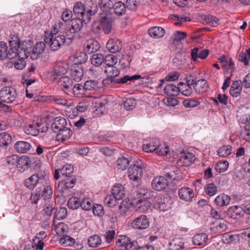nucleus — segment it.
I'll use <instances>...</instances> for the list:
<instances>
[{
    "label": "nucleus",
    "mask_w": 250,
    "mask_h": 250,
    "mask_svg": "<svg viewBox=\"0 0 250 250\" xmlns=\"http://www.w3.org/2000/svg\"><path fill=\"white\" fill-rule=\"evenodd\" d=\"M116 243L117 246L124 247L126 250H154L151 245L144 244L140 240L131 241L126 237L118 239Z\"/></svg>",
    "instance_id": "obj_2"
},
{
    "label": "nucleus",
    "mask_w": 250,
    "mask_h": 250,
    "mask_svg": "<svg viewBox=\"0 0 250 250\" xmlns=\"http://www.w3.org/2000/svg\"><path fill=\"white\" fill-rule=\"evenodd\" d=\"M170 205L171 201L166 199V200L164 199L159 203L158 208L160 211L165 212L167 211L171 208Z\"/></svg>",
    "instance_id": "obj_59"
},
{
    "label": "nucleus",
    "mask_w": 250,
    "mask_h": 250,
    "mask_svg": "<svg viewBox=\"0 0 250 250\" xmlns=\"http://www.w3.org/2000/svg\"><path fill=\"white\" fill-rule=\"evenodd\" d=\"M30 45L29 44H23L21 46V50L19 52H16V58H18L14 62V66L17 69L21 70L25 66L26 62L24 61L25 59H27L29 56L28 55V49L30 50Z\"/></svg>",
    "instance_id": "obj_6"
},
{
    "label": "nucleus",
    "mask_w": 250,
    "mask_h": 250,
    "mask_svg": "<svg viewBox=\"0 0 250 250\" xmlns=\"http://www.w3.org/2000/svg\"><path fill=\"white\" fill-rule=\"evenodd\" d=\"M241 84L242 83L241 80H237L232 83L229 91L232 96L236 97L239 95L242 89Z\"/></svg>",
    "instance_id": "obj_32"
},
{
    "label": "nucleus",
    "mask_w": 250,
    "mask_h": 250,
    "mask_svg": "<svg viewBox=\"0 0 250 250\" xmlns=\"http://www.w3.org/2000/svg\"><path fill=\"white\" fill-rule=\"evenodd\" d=\"M140 3V0H126V6L127 9L135 11L138 8Z\"/></svg>",
    "instance_id": "obj_63"
},
{
    "label": "nucleus",
    "mask_w": 250,
    "mask_h": 250,
    "mask_svg": "<svg viewBox=\"0 0 250 250\" xmlns=\"http://www.w3.org/2000/svg\"><path fill=\"white\" fill-rule=\"evenodd\" d=\"M165 93L168 96L174 97L179 94V89L178 84L177 86L174 84H167L164 88Z\"/></svg>",
    "instance_id": "obj_36"
},
{
    "label": "nucleus",
    "mask_w": 250,
    "mask_h": 250,
    "mask_svg": "<svg viewBox=\"0 0 250 250\" xmlns=\"http://www.w3.org/2000/svg\"><path fill=\"white\" fill-rule=\"evenodd\" d=\"M72 92L77 97H88V94L86 93L83 85L80 83L74 85L72 88Z\"/></svg>",
    "instance_id": "obj_35"
},
{
    "label": "nucleus",
    "mask_w": 250,
    "mask_h": 250,
    "mask_svg": "<svg viewBox=\"0 0 250 250\" xmlns=\"http://www.w3.org/2000/svg\"><path fill=\"white\" fill-rule=\"evenodd\" d=\"M165 177L169 180H177L179 174V170L176 167L170 166L164 169Z\"/></svg>",
    "instance_id": "obj_22"
},
{
    "label": "nucleus",
    "mask_w": 250,
    "mask_h": 250,
    "mask_svg": "<svg viewBox=\"0 0 250 250\" xmlns=\"http://www.w3.org/2000/svg\"><path fill=\"white\" fill-rule=\"evenodd\" d=\"M31 141L29 138L25 141H18L15 143L14 148L19 153H27L31 148Z\"/></svg>",
    "instance_id": "obj_16"
},
{
    "label": "nucleus",
    "mask_w": 250,
    "mask_h": 250,
    "mask_svg": "<svg viewBox=\"0 0 250 250\" xmlns=\"http://www.w3.org/2000/svg\"><path fill=\"white\" fill-rule=\"evenodd\" d=\"M67 215V209L66 208L60 207L57 209L54 215L53 223L55 224V220H62L64 219Z\"/></svg>",
    "instance_id": "obj_44"
},
{
    "label": "nucleus",
    "mask_w": 250,
    "mask_h": 250,
    "mask_svg": "<svg viewBox=\"0 0 250 250\" xmlns=\"http://www.w3.org/2000/svg\"><path fill=\"white\" fill-rule=\"evenodd\" d=\"M38 124L36 125L34 124H30L27 126L25 128V132L26 134L32 135L33 136L38 135L39 133V130L37 127H39Z\"/></svg>",
    "instance_id": "obj_57"
},
{
    "label": "nucleus",
    "mask_w": 250,
    "mask_h": 250,
    "mask_svg": "<svg viewBox=\"0 0 250 250\" xmlns=\"http://www.w3.org/2000/svg\"><path fill=\"white\" fill-rule=\"evenodd\" d=\"M178 194L181 199L186 201H190L194 196L192 189L189 188H182L179 190Z\"/></svg>",
    "instance_id": "obj_23"
},
{
    "label": "nucleus",
    "mask_w": 250,
    "mask_h": 250,
    "mask_svg": "<svg viewBox=\"0 0 250 250\" xmlns=\"http://www.w3.org/2000/svg\"><path fill=\"white\" fill-rule=\"evenodd\" d=\"M112 8L114 9L115 13L117 15H123L125 14L127 9L126 5L121 1L113 3Z\"/></svg>",
    "instance_id": "obj_40"
},
{
    "label": "nucleus",
    "mask_w": 250,
    "mask_h": 250,
    "mask_svg": "<svg viewBox=\"0 0 250 250\" xmlns=\"http://www.w3.org/2000/svg\"><path fill=\"white\" fill-rule=\"evenodd\" d=\"M226 229L227 226L224 220L216 221L213 223V226L211 228L212 231L216 233L222 232L225 231Z\"/></svg>",
    "instance_id": "obj_42"
},
{
    "label": "nucleus",
    "mask_w": 250,
    "mask_h": 250,
    "mask_svg": "<svg viewBox=\"0 0 250 250\" xmlns=\"http://www.w3.org/2000/svg\"><path fill=\"white\" fill-rule=\"evenodd\" d=\"M244 214L243 208L237 206L230 207L228 211V216L233 219H238L240 218Z\"/></svg>",
    "instance_id": "obj_20"
},
{
    "label": "nucleus",
    "mask_w": 250,
    "mask_h": 250,
    "mask_svg": "<svg viewBox=\"0 0 250 250\" xmlns=\"http://www.w3.org/2000/svg\"><path fill=\"white\" fill-rule=\"evenodd\" d=\"M131 161L130 157H126L122 156L119 158L116 162L117 166L118 169L124 170L128 167Z\"/></svg>",
    "instance_id": "obj_37"
},
{
    "label": "nucleus",
    "mask_w": 250,
    "mask_h": 250,
    "mask_svg": "<svg viewBox=\"0 0 250 250\" xmlns=\"http://www.w3.org/2000/svg\"><path fill=\"white\" fill-rule=\"evenodd\" d=\"M113 2L111 0H99L98 6L103 13H105L107 16L108 13L112 8Z\"/></svg>",
    "instance_id": "obj_27"
},
{
    "label": "nucleus",
    "mask_w": 250,
    "mask_h": 250,
    "mask_svg": "<svg viewBox=\"0 0 250 250\" xmlns=\"http://www.w3.org/2000/svg\"><path fill=\"white\" fill-rule=\"evenodd\" d=\"M84 88L86 93L88 94V97H90L91 94V91H95L98 88V82L97 81H87L83 84Z\"/></svg>",
    "instance_id": "obj_30"
},
{
    "label": "nucleus",
    "mask_w": 250,
    "mask_h": 250,
    "mask_svg": "<svg viewBox=\"0 0 250 250\" xmlns=\"http://www.w3.org/2000/svg\"><path fill=\"white\" fill-rule=\"evenodd\" d=\"M44 41L47 45H49L52 51H55L59 50L65 42L64 35H59L45 36Z\"/></svg>",
    "instance_id": "obj_5"
},
{
    "label": "nucleus",
    "mask_w": 250,
    "mask_h": 250,
    "mask_svg": "<svg viewBox=\"0 0 250 250\" xmlns=\"http://www.w3.org/2000/svg\"><path fill=\"white\" fill-rule=\"evenodd\" d=\"M106 48L112 53L119 52L122 48V42L117 39H110L106 43Z\"/></svg>",
    "instance_id": "obj_18"
},
{
    "label": "nucleus",
    "mask_w": 250,
    "mask_h": 250,
    "mask_svg": "<svg viewBox=\"0 0 250 250\" xmlns=\"http://www.w3.org/2000/svg\"><path fill=\"white\" fill-rule=\"evenodd\" d=\"M239 120L242 124H246L244 126L246 130L250 131V115H243L240 117Z\"/></svg>",
    "instance_id": "obj_64"
},
{
    "label": "nucleus",
    "mask_w": 250,
    "mask_h": 250,
    "mask_svg": "<svg viewBox=\"0 0 250 250\" xmlns=\"http://www.w3.org/2000/svg\"><path fill=\"white\" fill-rule=\"evenodd\" d=\"M58 84L61 88L68 90L72 89L73 84L72 80L69 77L62 76L59 79Z\"/></svg>",
    "instance_id": "obj_26"
},
{
    "label": "nucleus",
    "mask_w": 250,
    "mask_h": 250,
    "mask_svg": "<svg viewBox=\"0 0 250 250\" xmlns=\"http://www.w3.org/2000/svg\"><path fill=\"white\" fill-rule=\"evenodd\" d=\"M84 21L79 18H74L71 20L70 27L71 30L76 33L79 32L83 26Z\"/></svg>",
    "instance_id": "obj_39"
},
{
    "label": "nucleus",
    "mask_w": 250,
    "mask_h": 250,
    "mask_svg": "<svg viewBox=\"0 0 250 250\" xmlns=\"http://www.w3.org/2000/svg\"><path fill=\"white\" fill-rule=\"evenodd\" d=\"M208 237L204 233L197 234L192 238L193 244L196 246H204L207 242Z\"/></svg>",
    "instance_id": "obj_28"
},
{
    "label": "nucleus",
    "mask_w": 250,
    "mask_h": 250,
    "mask_svg": "<svg viewBox=\"0 0 250 250\" xmlns=\"http://www.w3.org/2000/svg\"><path fill=\"white\" fill-rule=\"evenodd\" d=\"M102 239L101 237L98 235H93L90 236L88 241V244L92 248H97L101 245Z\"/></svg>",
    "instance_id": "obj_47"
},
{
    "label": "nucleus",
    "mask_w": 250,
    "mask_h": 250,
    "mask_svg": "<svg viewBox=\"0 0 250 250\" xmlns=\"http://www.w3.org/2000/svg\"><path fill=\"white\" fill-rule=\"evenodd\" d=\"M81 199L76 197H72L70 198L67 202V205L69 208L72 209H76L80 207H81Z\"/></svg>",
    "instance_id": "obj_49"
},
{
    "label": "nucleus",
    "mask_w": 250,
    "mask_h": 250,
    "mask_svg": "<svg viewBox=\"0 0 250 250\" xmlns=\"http://www.w3.org/2000/svg\"><path fill=\"white\" fill-rule=\"evenodd\" d=\"M195 155L190 152H183L177 160V165L180 167H188L190 166L195 160Z\"/></svg>",
    "instance_id": "obj_13"
},
{
    "label": "nucleus",
    "mask_w": 250,
    "mask_h": 250,
    "mask_svg": "<svg viewBox=\"0 0 250 250\" xmlns=\"http://www.w3.org/2000/svg\"><path fill=\"white\" fill-rule=\"evenodd\" d=\"M66 72L67 69L64 66L58 65L55 67L53 74H51V76H52L53 80H56L57 76L63 75Z\"/></svg>",
    "instance_id": "obj_55"
},
{
    "label": "nucleus",
    "mask_w": 250,
    "mask_h": 250,
    "mask_svg": "<svg viewBox=\"0 0 250 250\" xmlns=\"http://www.w3.org/2000/svg\"><path fill=\"white\" fill-rule=\"evenodd\" d=\"M10 48L14 52H19L21 50L22 43H21L18 35L15 33L11 34L9 39Z\"/></svg>",
    "instance_id": "obj_17"
},
{
    "label": "nucleus",
    "mask_w": 250,
    "mask_h": 250,
    "mask_svg": "<svg viewBox=\"0 0 250 250\" xmlns=\"http://www.w3.org/2000/svg\"><path fill=\"white\" fill-rule=\"evenodd\" d=\"M104 62V55L101 53L93 54L91 58V62L95 66H100Z\"/></svg>",
    "instance_id": "obj_41"
},
{
    "label": "nucleus",
    "mask_w": 250,
    "mask_h": 250,
    "mask_svg": "<svg viewBox=\"0 0 250 250\" xmlns=\"http://www.w3.org/2000/svg\"><path fill=\"white\" fill-rule=\"evenodd\" d=\"M83 76V68L79 65H74L71 69V76L76 82H80Z\"/></svg>",
    "instance_id": "obj_24"
},
{
    "label": "nucleus",
    "mask_w": 250,
    "mask_h": 250,
    "mask_svg": "<svg viewBox=\"0 0 250 250\" xmlns=\"http://www.w3.org/2000/svg\"><path fill=\"white\" fill-rule=\"evenodd\" d=\"M157 146L155 143L152 141L149 143L144 144L143 146V149L146 152H153L155 153V149H156Z\"/></svg>",
    "instance_id": "obj_60"
},
{
    "label": "nucleus",
    "mask_w": 250,
    "mask_h": 250,
    "mask_svg": "<svg viewBox=\"0 0 250 250\" xmlns=\"http://www.w3.org/2000/svg\"><path fill=\"white\" fill-rule=\"evenodd\" d=\"M84 50L89 54L95 53L99 48L100 45L97 41H90L85 43Z\"/></svg>",
    "instance_id": "obj_33"
},
{
    "label": "nucleus",
    "mask_w": 250,
    "mask_h": 250,
    "mask_svg": "<svg viewBox=\"0 0 250 250\" xmlns=\"http://www.w3.org/2000/svg\"><path fill=\"white\" fill-rule=\"evenodd\" d=\"M114 198L119 200L122 199L125 195L124 188L121 184L115 185L112 190V194Z\"/></svg>",
    "instance_id": "obj_34"
},
{
    "label": "nucleus",
    "mask_w": 250,
    "mask_h": 250,
    "mask_svg": "<svg viewBox=\"0 0 250 250\" xmlns=\"http://www.w3.org/2000/svg\"><path fill=\"white\" fill-rule=\"evenodd\" d=\"M104 62L107 66H113L117 63V58L113 55H108L104 57Z\"/></svg>",
    "instance_id": "obj_61"
},
{
    "label": "nucleus",
    "mask_w": 250,
    "mask_h": 250,
    "mask_svg": "<svg viewBox=\"0 0 250 250\" xmlns=\"http://www.w3.org/2000/svg\"><path fill=\"white\" fill-rule=\"evenodd\" d=\"M205 193L209 196L214 195L217 192V188L214 183L207 184L205 187Z\"/></svg>",
    "instance_id": "obj_53"
},
{
    "label": "nucleus",
    "mask_w": 250,
    "mask_h": 250,
    "mask_svg": "<svg viewBox=\"0 0 250 250\" xmlns=\"http://www.w3.org/2000/svg\"><path fill=\"white\" fill-rule=\"evenodd\" d=\"M151 203L147 200H139L136 203L138 209L142 212H146L151 207Z\"/></svg>",
    "instance_id": "obj_43"
},
{
    "label": "nucleus",
    "mask_w": 250,
    "mask_h": 250,
    "mask_svg": "<svg viewBox=\"0 0 250 250\" xmlns=\"http://www.w3.org/2000/svg\"><path fill=\"white\" fill-rule=\"evenodd\" d=\"M11 136L6 132L0 133V146H7L11 143Z\"/></svg>",
    "instance_id": "obj_54"
},
{
    "label": "nucleus",
    "mask_w": 250,
    "mask_h": 250,
    "mask_svg": "<svg viewBox=\"0 0 250 250\" xmlns=\"http://www.w3.org/2000/svg\"><path fill=\"white\" fill-rule=\"evenodd\" d=\"M17 92L14 88L6 86L0 91V99L3 102L11 103L15 101L17 98Z\"/></svg>",
    "instance_id": "obj_8"
},
{
    "label": "nucleus",
    "mask_w": 250,
    "mask_h": 250,
    "mask_svg": "<svg viewBox=\"0 0 250 250\" xmlns=\"http://www.w3.org/2000/svg\"><path fill=\"white\" fill-rule=\"evenodd\" d=\"M168 185V181L163 176L155 177L152 181L151 186L154 190L161 191L166 189Z\"/></svg>",
    "instance_id": "obj_11"
},
{
    "label": "nucleus",
    "mask_w": 250,
    "mask_h": 250,
    "mask_svg": "<svg viewBox=\"0 0 250 250\" xmlns=\"http://www.w3.org/2000/svg\"><path fill=\"white\" fill-rule=\"evenodd\" d=\"M208 49L195 47L191 51V59L193 62H196L198 58L205 59L208 56Z\"/></svg>",
    "instance_id": "obj_19"
},
{
    "label": "nucleus",
    "mask_w": 250,
    "mask_h": 250,
    "mask_svg": "<svg viewBox=\"0 0 250 250\" xmlns=\"http://www.w3.org/2000/svg\"><path fill=\"white\" fill-rule=\"evenodd\" d=\"M150 37L154 38H160L165 34L164 28L159 26H154L150 28L148 31Z\"/></svg>",
    "instance_id": "obj_29"
},
{
    "label": "nucleus",
    "mask_w": 250,
    "mask_h": 250,
    "mask_svg": "<svg viewBox=\"0 0 250 250\" xmlns=\"http://www.w3.org/2000/svg\"><path fill=\"white\" fill-rule=\"evenodd\" d=\"M100 25L105 34L111 31L112 23L110 19L105 13H101L99 16Z\"/></svg>",
    "instance_id": "obj_15"
},
{
    "label": "nucleus",
    "mask_w": 250,
    "mask_h": 250,
    "mask_svg": "<svg viewBox=\"0 0 250 250\" xmlns=\"http://www.w3.org/2000/svg\"><path fill=\"white\" fill-rule=\"evenodd\" d=\"M27 43L30 45V49H28V55H30L32 56L31 58L32 59H36L39 55L43 53L46 47V43L44 42H39L34 45V42L31 40H27L22 42V45L23 44Z\"/></svg>",
    "instance_id": "obj_7"
},
{
    "label": "nucleus",
    "mask_w": 250,
    "mask_h": 250,
    "mask_svg": "<svg viewBox=\"0 0 250 250\" xmlns=\"http://www.w3.org/2000/svg\"><path fill=\"white\" fill-rule=\"evenodd\" d=\"M169 151L168 146L165 144H161L157 146L155 153L160 156H163L165 158L169 154Z\"/></svg>",
    "instance_id": "obj_48"
},
{
    "label": "nucleus",
    "mask_w": 250,
    "mask_h": 250,
    "mask_svg": "<svg viewBox=\"0 0 250 250\" xmlns=\"http://www.w3.org/2000/svg\"><path fill=\"white\" fill-rule=\"evenodd\" d=\"M140 78H141V75H135L132 76L125 75L123 78L116 79L115 83L124 84L126 83L129 81H131L135 80H138Z\"/></svg>",
    "instance_id": "obj_52"
},
{
    "label": "nucleus",
    "mask_w": 250,
    "mask_h": 250,
    "mask_svg": "<svg viewBox=\"0 0 250 250\" xmlns=\"http://www.w3.org/2000/svg\"><path fill=\"white\" fill-rule=\"evenodd\" d=\"M97 4L91 0H87L85 4L78 1L73 6L75 18H79L84 21V24L88 23L91 20V16L94 15L98 11Z\"/></svg>",
    "instance_id": "obj_1"
},
{
    "label": "nucleus",
    "mask_w": 250,
    "mask_h": 250,
    "mask_svg": "<svg viewBox=\"0 0 250 250\" xmlns=\"http://www.w3.org/2000/svg\"><path fill=\"white\" fill-rule=\"evenodd\" d=\"M208 87L207 82L204 79L197 80L193 86L195 92L198 94L205 93L207 91Z\"/></svg>",
    "instance_id": "obj_25"
},
{
    "label": "nucleus",
    "mask_w": 250,
    "mask_h": 250,
    "mask_svg": "<svg viewBox=\"0 0 250 250\" xmlns=\"http://www.w3.org/2000/svg\"><path fill=\"white\" fill-rule=\"evenodd\" d=\"M146 165L144 163L130 165L128 169V176L133 181L139 183L141 181L143 174V169L146 168Z\"/></svg>",
    "instance_id": "obj_4"
},
{
    "label": "nucleus",
    "mask_w": 250,
    "mask_h": 250,
    "mask_svg": "<svg viewBox=\"0 0 250 250\" xmlns=\"http://www.w3.org/2000/svg\"><path fill=\"white\" fill-rule=\"evenodd\" d=\"M16 54L14 51L10 48L8 50V47L5 42H0V60H3L5 59L9 60L16 58Z\"/></svg>",
    "instance_id": "obj_14"
},
{
    "label": "nucleus",
    "mask_w": 250,
    "mask_h": 250,
    "mask_svg": "<svg viewBox=\"0 0 250 250\" xmlns=\"http://www.w3.org/2000/svg\"><path fill=\"white\" fill-rule=\"evenodd\" d=\"M123 102L124 108L126 110H131L137 105V101L132 98H126Z\"/></svg>",
    "instance_id": "obj_50"
},
{
    "label": "nucleus",
    "mask_w": 250,
    "mask_h": 250,
    "mask_svg": "<svg viewBox=\"0 0 250 250\" xmlns=\"http://www.w3.org/2000/svg\"><path fill=\"white\" fill-rule=\"evenodd\" d=\"M198 19L201 23L205 25L216 27L219 24V19L211 15L200 14L198 15Z\"/></svg>",
    "instance_id": "obj_10"
},
{
    "label": "nucleus",
    "mask_w": 250,
    "mask_h": 250,
    "mask_svg": "<svg viewBox=\"0 0 250 250\" xmlns=\"http://www.w3.org/2000/svg\"><path fill=\"white\" fill-rule=\"evenodd\" d=\"M66 125L67 122L64 118L57 117L54 119L51 127L55 132L57 133L61 129L64 128Z\"/></svg>",
    "instance_id": "obj_21"
},
{
    "label": "nucleus",
    "mask_w": 250,
    "mask_h": 250,
    "mask_svg": "<svg viewBox=\"0 0 250 250\" xmlns=\"http://www.w3.org/2000/svg\"><path fill=\"white\" fill-rule=\"evenodd\" d=\"M57 133H58L57 137L58 139L62 141H65L68 140L71 136L72 133L71 129L66 126Z\"/></svg>",
    "instance_id": "obj_38"
},
{
    "label": "nucleus",
    "mask_w": 250,
    "mask_h": 250,
    "mask_svg": "<svg viewBox=\"0 0 250 250\" xmlns=\"http://www.w3.org/2000/svg\"><path fill=\"white\" fill-rule=\"evenodd\" d=\"M131 225L134 229L138 230L146 229L150 225L149 218L146 215H141L133 220Z\"/></svg>",
    "instance_id": "obj_9"
},
{
    "label": "nucleus",
    "mask_w": 250,
    "mask_h": 250,
    "mask_svg": "<svg viewBox=\"0 0 250 250\" xmlns=\"http://www.w3.org/2000/svg\"><path fill=\"white\" fill-rule=\"evenodd\" d=\"M229 163L225 161L223 162H219L215 164L214 169L218 172L222 173L225 172L228 168Z\"/></svg>",
    "instance_id": "obj_62"
},
{
    "label": "nucleus",
    "mask_w": 250,
    "mask_h": 250,
    "mask_svg": "<svg viewBox=\"0 0 250 250\" xmlns=\"http://www.w3.org/2000/svg\"><path fill=\"white\" fill-rule=\"evenodd\" d=\"M76 183V180L73 176L65 177L64 180L59 182L58 185V190L64 193L69 188H72Z\"/></svg>",
    "instance_id": "obj_12"
},
{
    "label": "nucleus",
    "mask_w": 250,
    "mask_h": 250,
    "mask_svg": "<svg viewBox=\"0 0 250 250\" xmlns=\"http://www.w3.org/2000/svg\"><path fill=\"white\" fill-rule=\"evenodd\" d=\"M231 146L229 145L223 146L217 150V154L220 157H225L231 153Z\"/></svg>",
    "instance_id": "obj_56"
},
{
    "label": "nucleus",
    "mask_w": 250,
    "mask_h": 250,
    "mask_svg": "<svg viewBox=\"0 0 250 250\" xmlns=\"http://www.w3.org/2000/svg\"><path fill=\"white\" fill-rule=\"evenodd\" d=\"M104 73L110 78H115L120 74L119 69L115 65L106 66L104 70Z\"/></svg>",
    "instance_id": "obj_46"
},
{
    "label": "nucleus",
    "mask_w": 250,
    "mask_h": 250,
    "mask_svg": "<svg viewBox=\"0 0 250 250\" xmlns=\"http://www.w3.org/2000/svg\"><path fill=\"white\" fill-rule=\"evenodd\" d=\"M75 242V239L68 235H63L60 239V243L64 246H72Z\"/></svg>",
    "instance_id": "obj_58"
},
{
    "label": "nucleus",
    "mask_w": 250,
    "mask_h": 250,
    "mask_svg": "<svg viewBox=\"0 0 250 250\" xmlns=\"http://www.w3.org/2000/svg\"><path fill=\"white\" fill-rule=\"evenodd\" d=\"M171 250H183L184 248V244L180 238H175L170 243Z\"/></svg>",
    "instance_id": "obj_51"
},
{
    "label": "nucleus",
    "mask_w": 250,
    "mask_h": 250,
    "mask_svg": "<svg viewBox=\"0 0 250 250\" xmlns=\"http://www.w3.org/2000/svg\"><path fill=\"white\" fill-rule=\"evenodd\" d=\"M35 169L39 170L38 174H33L25 180V186L30 189H34L38 184L39 180L48 178V171L42 169V165L39 162L35 166Z\"/></svg>",
    "instance_id": "obj_3"
},
{
    "label": "nucleus",
    "mask_w": 250,
    "mask_h": 250,
    "mask_svg": "<svg viewBox=\"0 0 250 250\" xmlns=\"http://www.w3.org/2000/svg\"><path fill=\"white\" fill-rule=\"evenodd\" d=\"M230 198L229 196L225 194H220L215 199L214 202L219 207L226 206L229 204Z\"/></svg>",
    "instance_id": "obj_31"
},
{
    "label": "nucleus",
    "mask_w": 250,
    "mask_h": 250,
    "mask_svg": "<svg viewBox=\"0 0 250 250\" xmlns=\"http://www.w3.org/2000/svg\"><path fill=\"white\" fill-rule=\"evenodd\" d=\"M179 92L187 97L190 96L192 93V89L191 86L188 85L187 84L183 82H180L178 83Z\"/></svg>",
    "instance_id": "obj_45"
}]
</instances>
